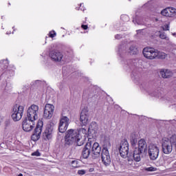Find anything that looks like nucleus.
Returning a JSON list of instances; mask_svg holds the SVG:
<instances>
[{"label":"nucleus","mask_w":176,"mask_h":176,"mask_svg":"<svg viewBox=\"0 0 176 176\" xmlns=\"http://www.w3.org/2000/svg\"><path fill=\"white\" fill-rule=\"evenodd\" d=\"M78 174L79 175H85V174H86V170H79L78 171Z\"/></svg>","instance_id":"34"},{"label":"nucleus","mask_w":176,"mask_h":176,"mask_svg":"<svg viewBox=\"0 0 176 176\" xmlns=\"http://www.w3.org/2000/svg\"><path fill=\"white\" fill-rule=\"evenodd\" d=\"M176 142V136L173 135L169 140L167 138H164L162 139V152L165 155H170L171 152H173V144Z\"/></svg>","instance_id":"3"},{"label":"nucleus","mask_w":176,"mask_h":176,"mask_svg":"<svg viewBox=\"0 0 176 176\" xmlns=\"http://www.w3.org/2000/svg\"><path fill=\"white\" fill-rule=\"evenodd\" d=\"M160 153V149L157 144L151 143L148 146V155L150 160L155 161L157 160L159 157V153Z\"/></svg>","instance_id":"5"},{"label":"nucleus","mask_w":176,"mask_h":176,"mask_svg":"<svg viewBox=\"0 0 176 176\" xmlns=\"http://www.w3.org/2000/svg\"><path fill=\"white\" fill-rule=\"evenodd\" d=\"M102 143L103 149L102 151V161L104 166H109L111 164V155L108 148L111 146V139L109 135H104L102 138Z\"/></svg>","instance_id":"2"},{"label":"nucleus","mask_w":176,"mask_h":176,"mask_svg":"<svg viewBox=\"0 0 176 176\" xmlns=\"http://www.w3.org/2000/svg\"><path fill=\"white\" fill-rule=\"evenodd\" d=\"M78 163L79 162H78V160H73V161H72V166L76 168V167H79V164Z\"/></svg>","instance_id":"29"},{"label":"nucleus","mask_w":176,"mask_h":176,"mask_svg":"<svg viewBox=\"0 0 176 176\" xmlns=\"http://www.w3.org/2000/svg\"><path fill=\"white\" fill-rule=\"evenodd\" d=\"M83 95H84V96H86V91L84 92Z\"/></svg>","instance_id":"47"},{"label":"nucleus","mask_w":176,"mask_h":176,"mask_svg":"<svg viewBox=\"0 0 176 176\" xmlns=\"http://www.w3.org/2000/svg\"><path fill=\"white\" fill-rule=\"evenodd\" d=\"M54 36H56V32L54 31L50 32V37L54 38Z\"/></svg>","instance_id":"35"},{"label":"nucleus","mask_w":176,"mask_h":176,"mask_svg":"<svg viewBox=\"0 0 176 176\" xmlns=\"http://www.w3.org/2000/svg\"><path fill=\"white\" fill-rule=\"evenodd\" d=\"M81 27H82V28H83V30H87V28H88L87 25H82Z\"/></svg>","instance_id":"39"},{"label":"nucleus","mask_w":176,"mask_h":176,"mask_svg":"<svg viewBox=\"0 0 176 176\" xmlns=\"http://www.w3.org/2000/svg\"><path fill=\"white\" fill-rule=\"evenodd\" d=\"M74 142H76L75 140L71 139V138L68 137L67 135H65V146H69L74 144Z\"/></svg>","instance_id":"20"},{"label":"nucleus","mask_w":176,"mask_h":176,"mask_svg":"<svg viewBox=\"0 0 176 176\" xmlns=\"http://www.w3.org/2000/svg\"><path fill=\"white\" fill-rule=\"evenodd\" d=\"M66 135L73 140V141H75L78 146H82L85 144V140L82 138V135H80V133L77 130L69 129L66 133Z\"/></svg>","instance_id":"4"},{"label":"nucleus","mask_w":176,"mask_h":176,"mask_svg":"<svg viewBox=\"0 0 176 176\" xmlns=\"http://www.w3.org/2000/svg\"><path fill=\"white\" fill-rule=\"evenodd\" d=\"M141 155H143L142 153L135 150L133 155V160H135V162H141Z\"/></svg>","instance_id":"19"},{"label":"nucleus","mask_w":176,"mask_h":176,"mask_svg":"<svg viewBox=\"0 0 176 176\" xmlns=\"http://www.w3.org/2000/svg\"><path fill=\"white\" fill-rule=\"evenodd\" d=\"M128 164H130V165H132L133 164V160L128 158Z\"/></svg>","instance_id":"40"},{"label":"nucleus","mask_w":176,"mask_h":176,"mask_svg":"<svg viewBox=\"0 0 176 176\" xmlns=\"http://www.w3.org/2000/svg\"><path fill=\"white\" fill-rule=\"evenodd\" d=\"M131 142L132 145H135V144L138 142L137 135L135 134V133H133L131 134Z\"/></svg>","instance_id":"23"},{"label":"nucleus","mask_w":176,"mask_h":176,"mask_svg":"<svg viewBox=\"0 0 176 176\" xmlns=\"http://www.w3.org/2000/svg\"><path fill=\"white\" fill-rule=\"evenodd\" d=\"M160 166H163V164H160Z\"/></svg>","instance_id":"48"},{"label":"nucleus","mask_w":176,"mask_h":176,"mask_svg":"<svg viewBox=\"0 0 176 176\" xmlns=\"http://www.w3.org/2000/svg\"><path fill=\"white\" fill-rule=\"evenodd\" d=\"M129 50V53H130V54H137L138 53V49H137V47L134 45H131Z\"/></svg>","instance_id":"22"},{"label":"nucleus","mask_w":176,"mask_h":176,"mask_svg":"<svg viewBox=\"0 0 176 176\" xmlns=\"http://www.w3.org/2000/svg\"><path fill=\"white\" fill-rule=\"evenodd\" d=\"M22 127L24 131H31L35 127V120L26 118L22 123Z\"/></svg>","instance_id":"13"},{"label":"nucleus","mask_w":176,"mask_h":176,"mask_svg":"<svg viewBox=\"0 0 176 176\" xmlns=\"http://www.w3.org/2000/svg\"><path fill=\"white\" fill-rule=\"evenodd\" d=\"M122 47H120V48H119V52H120V53L122 52Z\"/></svg>","instance_id":"45"},{"label":"nucleus","mask_w":176,"mask_h":176,"mask_svg":"<svg viewBox=\"0 0 176 176\" xmlns=\"http://www.w3.org/2000/svg\"><path fill=\"white\" fill-rule=\"evenodd\" d=\"M24 114V106L15 104L12 108V119L14 122L21 120Z\"/></svg>","instance_id":"6"},{"label":"nucleus","mask_w":176,"mask_h":176,"mask_svg":"<svg viewBox=\"0 0 176 176\" xmlns=\"http://www.w3.org/2000/svg\"><path fill=\"white\" fill-rule=\"evenodd\" d=\"M1 63L5 65V69L8 68V65H9V61L8 60V59L2 60Z\"/></svg>","instance_id":"32"},{"label":"nucleus","mask_w":176,"mask_h":176,"mask_svg":"<svg viewBox=\"0 0 176 176\" xmlns=\"http://www.w3.org/2000/svg\"><path fill=\"white\" fill-rule=\"evenodd\" d=\"M92 144L91 142H87L82 153L83 159H87L90 156V153L94 155V159H97L100 156V153H101L100 144L98 142L94 143L93 145Z\"/></svg>","instance_id":"1"},{"label":"nucleus","mask_w":176,"mask_h":176,"mask_svg":"<svg viewBox=\"0 0 176 176\" xmlns=\"http://www.w3.org/2000/svg\"><path fill=\"white\" fill-rule=\"evenodd\" d=\"M135 151L145 155V153L148 152V144H146V141L144 139L140 140L138 141V148H135Z\"/></svg>","instance_id":"15"},{"label":"nucleus","mask_w":176,"mask_h":176,"mask_svg":"<svg viewBox=\"0 0 176 176\" xmlns=\"http://www.w3.org/2000/svg\"><path fill=\"white\" fill-rule=\"evenodd\" d=\"M18 176H23V174L20 173Z\"/></svg>","instance_id":"46"},{"label":"nucleus","mask_w":176,"mask_h":176,"mask_svg":"<svg viewBox=\"0 0 176 176\" xmlns=\"http://www.w3.org/2000/svg\"><path fill=\"white\" fill-rule=\"evenodd\" d=\"M167 55L166 54V53L164 52H162L159 50H157V55L156 57H157V58H162V59H164L166 58V56Z\"/></svg>","instance_id":"25"},{"label":"nucleus","mask_w":176,"mask_h":176,"mask_svg":"<svg viewBox=\"0 0 176 176\" xmlns=\"http://www.w3.org/2000/svg\"><path fill=\"white\" fill-rule=\"evenodd\" d=\"M78 133H82L84 135H86V134H87V129H86V128L80 129Z\"/></svg>","instance_id":"31"},{"label":"nucleus","mask_w":176,"mask_h":176,"mask_svg":"<svg viewBox=\"0 0 176 176\" xmlns=\"http://www.w3.org/2000/svg\"><path fill=\"white\" fill-rule=\"evenodd\" d=\"M160 75L162 78L167 79L173 76V72H171L170 69H162L160 71Z\"/></svg>","instance_id":"18"},{"label":"nucleus","mask_w":176,"mask_h":176,"mask_svg":"<svg viewBox=\"0 0 176 176\" xmlns=\"http://www.w3.org/2000/svg\"><path fill=\"white\" fill-rule=\"evenodd\" d=\"M88 97H89V98H92V97H93V95H91V94H89V95L88 96Z\"/></svg>","instance_id":"43"},{"label":"nucleus","mask_w":176,"mask_h":176,"mask_svg":"<svg viewBox=\"0 0 176 176\" xmlns=\"http://www.w3.org/2000/svg\"><path fill=\"white\" fill-rule=\"evenodd\" d=\"M93 171H94V168H91L89 169L90 173H93Z\"/></svg>","instance_id":"41"},{"label":"nucleus","mask_w":176,"mask_h":176,"mask_svg":"<svg viewBox=\"0 0 176 176\" xmlns=\"http://www.w3.org/2000/svg\"><path fill=\"white\" fill-rule=\"evenodd\" d=\"M3 119V118H2V116H0V123H1V122H2Z\"/></svg>","instance_id":"44"},{"label":"nucleus","mask_w":176,"mask_h":176,"mask_svg":"<svg viewBox=\"0 0 176 176\" xmlns=\"http://www.w3.org/2000/svg\"><path fill=\"white\" fill-rule=\"evenodd\" d=\"M157 54V50L152 47H145L143 49V55L148 60H155Z\"/></svg>","instance_id":"10"},{"label":"nucleus","mask_w":176,"mask_h":176,"mask_svg":"<svg viewBox=\"0 0 176 176\" xmlns=\"http://www.w3.org/2000/svg\"><path fill=\"white\" fill-rule=\"evenodd\" d=\"M161 14H162V16H165L166 17H170V8H166L161 11Z\"/></svg>","instance_id":"24"},{"label":"nucleus","mask_w":176,"mask_h":176,"mask_svg":"<svg viewBox=\"0 0 176 176\" xmlns=\"http://www.w3.org/2000/svg\"><path fill=\"white\" fill-rule=\"evenodd\" d=\"M39 113V107L36 104H32L27 110V119L30 120H36Z\"/></svg>","instance_id":"7"},{"label":"nucleus","mask_w":176,"mask_h":176,"mask_svg":"<svg viewBox=\"0 0 176 176\" xmlns=\"http://www.w3.org/2000/svg\"><path fill=\"white\" fill-rule=\"evenodd\" d=\"M42 127H43V122L40 121L37 123V125L34 129V133L32 135V140L33 141H38L41 138V134H42Z\"/></svg>","instance_id":"12"},{"label":"nucleus","mask_w":176,"mask_h":176,"mask_svg":"<svg viewBox=\"0 0 176 176\" xmlns=\"http://www.w3.org/2000/svg\"><path fill=\"white\" fill-rule=\"evenodd\" d=\"M80 122L82 126H86L89 122V111H87V110L85 109H82L81 111Z\"/></svg>","instance_id":"16"},{"label":"nucleus","mask_w":176,"mask_h":176,"mask_svg":"<svg viewBox=\"0 0 176 176\" xmlns=\"http://www.w3.org/2000/svg\"><path fill=\"white\" fill-rule=\"evenodd\" d=\"M32 156H41V153H39L38 151H36V152L32 153Z\"/></svg>","instance_id":"36"},{"label":"nucleus","mask_w":176,"mask_h":176,"mask_svg":"<svg viewBox=\"0 0 176 176\" xmlns=\"http://www.w3.org/2000/svg\"><path fill=\"white\" fill-rule=\"evenodd\" d=\"M160 38L161 39H165V41H168V36H167V34L164 32H160Z\"/></svg>","instance_id":"27"},{"label":"nucleus","mask_w":176,"mask_h":176,"mask_svg":"<svg viewBox=\"0 0 176 176\" xmlns=\"http://www.w3.org/2000/svg\"><path fill=\"white\" fill-rule=\"evenodd\" d=\"M171 34H172L173 36H175V38H176V32H175V33H171Z\"/></svg>","instance_id":"42"},{"label":"nucleus","mask_w":176,"mask_h":176,"mask_svg":"<svg viewBox=\"0 0 176 176\" xmlns=\"http://www.w3.org/2000/svg\"><path fill=\"white\" fill-rule=\"evenodd\" d=\"M54 112V106L50 104H45L44 109V118L45 119H52L53 117V113Z\"/></svg>","instance_id":"14"},{"label":"nucleus","mask_w":176,"mask_h":176,"mask_svg":"<svg viewBox=\"0 0 176 176\" xmlns=\"http://www.w3.org/2000/svg\"><path fill=\"white\" fill-rule=\"evenodd\" d=\"M10 135V133H9V131H4V135H3L4 138H8Z\"/></svg>","instance_id":"33"},{"label":"nucleus","mask_w":176,"mask_h":176,"mask_svg":"<svg viewBox=\"0 0 176 176\" xmlns=\"http://www.w3.org/2000/svg\"><path fill=\"white\" fill-rule=\"evenodd\" d=\"M176 16V9L174 8H169V17Z\"/></svg>","instance_id":"26"},{"label":"nucleus","mask_w":176,"mask_h":176,"mask_svg":"<svg viewBox=\"0 0 176 176\" xmlns=\"http://www.w3.org/2000/svg\"><path fill=\"white\" fill-rule=\"evenodd\" d=\"M144 170L145 171L152 172V171H156L157 168L153 166H150L148 168H145Z\"/></svg>","instance_id":"28"},{"label":"nucleus","mask_w":176,"mask_h":176,"mask_svg":"<svg viewBox=\"0 0 176 176\" xmlns=\"http://www.w3.org/2000/svg\"><path fill=\"white\" fill-rule=\"evenodd\" d=\"M69 118L65 116H62L59 122L58 130L60 133H65L69 126Z\"/></svg>","instance_id":"9"},{"label":"nucleus","mask_w":176,"mask_h":176,"mask_svg":"<svg viewBox=\"0 0 176 176\" xmlns=\"http://www.w3.org/2000/svg\"><path fill=\"white\" fill-rule=\"evenodd\" d=\"M50 57L51 60L55 61V63H61V61H64V55H63V52L58 50L50 51Z\"/></svg>","instance_id":"11"},{"label":"nucleus","mask_w":176,"mask_h":176,"mask_svg":"<svg viewBox=\"0 0 176 176\" xmlns=\"http://www.w3.org/2000/svg\"><path fill=\"white\" fill-rule=\"evenodd\" d=\"M124 19H126V20H129V16L127 15H122L121 20H123V21H124Z\"/></svg>","instance_id":"37"},{"label":"nucleus","mask_w":176,"mask_h":176,"mask_svg":"<svg viewBox=\"0 0 176 176\" xmlns=\"http://www.w3.org/2000/svg\"><path fill=\"white\" fill-rule=\"evenodd\" d=\"M53 138V127L52 125L47 126L44 133L43 138L44 140H52Z\"/></svg>","instance_id":"17"},{"label":"nucleus","mask_w":176,"mask_h":176,"mask_svg":"<svg viewBox=\"0 0 176 176\" xmlns=\"http://www.w3.org/2000/svg\"><path fill=\"white\" fill-rule=\"evenodd\" d=\"M120 155L122 157L126 158L129 156V142L124 139L121 141L119 148Z\"/></svg>","instance_id":"8"},{"label":"nucleus","mask_w":176,"mask_h":176,"mask_svg":"<svg viewBox=\"0 0 176 176\" xmlns=\"http://www.w3.org/2000/svg\"><path fill=\"white\" fill-rule=\"evenodd\" d=\"M163 31H168L170 30V25L168 23H166L162 26Z\"/></svg>","instance_id":"30"},{"label":"nucleus","mask_w":176,"mask_h":176,"mask_svg":"<svg viewBox=\"0 0 176 176\" xmlns=\"http://www.w3.org/2000/svg\"><path fill=\"white\" fill-rule=\"evenodd\" d=\"M133 23H134V24H138V25H143L144 24L141 16H135L133 20Z\"/></svg>","instance_id":"21"},{"label":"nucleus","mask_w":176,"mask_h":176,"mask_svg":"<svg viewBox=\"0 0 176 176\" xmlns=\"http://www.w3.org/2000/svg\"><path fill=\"white\" fill-rule=\"evenodd\" d=\"M122 36L120 34H117L115 36L116 39H122Z\"/></svg>","instance_id":"38"}]
</instances>
